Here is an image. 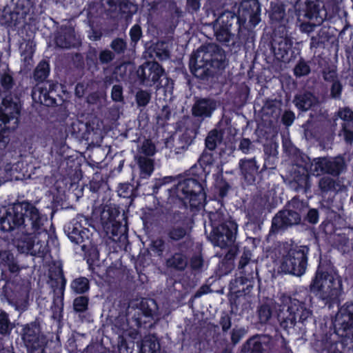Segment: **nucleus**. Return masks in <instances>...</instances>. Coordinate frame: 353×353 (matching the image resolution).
Wrapping results in <instances>:
<instances>
[{
    "mask_svg": "<svg viewBox=\"0 0 353 353\" xmlns=\"http://www.w3.org/2000/svg\"><path fill=\"white\" fill-rule=\"evenodd\" d=\"M47 220L46 216L40 214L32 204L28 202L15 203L0 210V229L3 231H10L23 225L40 232Z\"/></svg>",
    "mask_w": 353,
    "mask_h": 353,
    "instance_id": "obj_1",
    "label": "nucleus"
},
{
    "mask_svg": "<svg viewBox=\"0 0 353 353\" xmlns=\"http://www.w3.org/2000/svg\"><path fill=\"white\" fill-rule=\"evenodd\" d=\"M312 314V310L305 303L289 296H282L280 309L277 314L281 327L289 332L296 322L303 323Z\"/></svg>",
    "mask_w": 353,
    "mask_h": 353,
    "instance_id": "obj_2",
    "label": "nucleus"
},
{
    "mask_svg": "<svg viewBox=\"0 0 353 353\" xmlns=\"http://www.w3.org/2000/svg\"><path fill=\"white\" fill-rule=\"evenodd\" d=\"M341 286L338 277L318 270L310 288L318 299L330 307L338 302L342 292Z\"/></svg>",
    "mask_w": 353,
    "mask_h": 353,
    "instance_id": "obj_3",
    "label": "nucleus"
},
{
    "mask_svg": "<svg viewBox=\"0 0 353 353\" xmlns=\"http://www.w3.org/2000/svg\"><path fill=\"white\" fill-rule=\"evenodd\" d=\"M212 232L210 239L218 247L225 248L233 243L237 232V225L233 221H225L220 212H211L209 215Z\"/></svg>",
    "mask_w": 353,
    "mask_h": 353,
    "instance_id": "obj_4",
    "label": "nucleus"
},
{
    "mask_svg": "<svg viewBox=\"0 0 353 353\" xmlns=\"http://www.w3.org/2000/svg\"><path fill=\"white\" fill-rule=\"evenodd\" d=\"M307 252L306 247H291L283 256L281 265L282 270L298 276L303 275L307 267Z\"/></svg>",
    "mask_w": 353,
    "mask_h": 353,
    "instance_id": "obj_5",
    "label": "nucleus"
},
{
    "mask_svg": "<svg viewBox=\"0 0 353 353\" xmlns=\"http://www.w3.org/2000/svg\"><path fill=\"white\" fill-rule=\"evenodd\" d=\"M175 191L177 197L188 199L192 207L202 205L205 199L203 185L194 179H186L180 181Z\"/></svg>",
    "mask_w": 353,
    "mask_h": 353,
    "instance_id": "obj_6",
    "label": "nucleus"
},
{
    "mask_svg": "<svg viewBox=\"0 0 353 353\" xmlns=\"http://www.w3.org/2000/svg\"><path fill=\"white\" fill-rule=\"evenodd\" d=\"M344 167V161L341 157L314 159L309 166V172L314 176L326 173L333 176L339 175Z\"/></svg>",
    "mask_w": 353,
    "mask_h": 353,
    "instance_id": "obj_7",
    "label": "nucleus"
},
{
    "mask_svg": "<svg viewBox=\"0 0 353 353\" xmlns=\"http://www.w3.org/2000/svg\"><path fill=\"white\" fill-rule=\"evenodd\" d=\"M22 339L26 346L32 353H43L46 345L45 336L41 334L36 323L26 325L23 329Z\"/></svg>",
    "mask_w": 353,
    "mask_h": 353,
    "instance_id": "obj_8",
    "label": "nucleus"
},
{
    "mask_svg": "<svg viewBox=\"0 0 353 353\" xmlns=\"http://www.w3.org/2000/svg\"><path fill=\"white\" fill-rule=\"evenodd\" d=\"M304 16L310 19V22L303 23L300 25L302 32L310 33L314 31L316 26H320L325 19V12L321 10L314 2L305 3Z\"/></svg>",
    "mask_w": 353,
    "mask_h": 353,
    "instance_id": "obj_9",
    "label": "nucleus"
},
{
    "mask_svg": "<svg viewBox=\"0 0 353 353\" xmlns=\"http://www.w3.org/2000/svg\"><path fill=\"white\" fill-rule=\"evenodd\" d=\"M20 103L17 99L11 97L4 98L0 105V132L6 129V125L11 119H17L20 112Z\"/></svg>",
    "mask_w": 353,
    "mask_h": 353,
    "instance_id": "obj_10",
    "label": "nucleus"
},
{
    "mask_svg": "<svg viewBox=\"0 0 353 353\" xmlns=\"http://www.w3.org/2000/svg\"><path fill=\"white\" fill-rule=\"evenodd\" d=\"M163 72V70L157 62H148L137 70L139 78L147 86H152L157 83Z\"/></svg>",
    "mask_w": 353,
    "mask_h": 353,
    "instance_id": "obj_11",
    "label": "nucleus"
},
{
    "mask_svg": "<svg viewBox=\"0 0 353 353\" xmlns=\"http://www.w3.org/2000/svg\"><path fill=\"white\" fill-rule=\"evenodd\" d=\"M334 323L339 330L348 331L353 329V303H346L339 309Z\"/></svg>",
    "mask_w": 353,
    "mask_h": 353,
    "instance_id": "obj_12",
    "label": "nucleus"
},
{
    "mask_svg": "<svg viewBox=\"0 0 353 353\" xmlns=\"http://www.w3.org/2000/svg\"><path fill=\"white\" fill-rule=\"evenodd\" d=\"M260 6L255 0L243 1L239 9V20L245 21L249 18L250 23L252 26H256L260 21Z\"/></svg>",
    "mask_w": 353,
    "mask_h": 353,
    "instance_id": "obj_13",
    "label": "nucleus"
},
{
    "mask_svg": "<svg viewBox=\"0 0 353 353\" xmlns=\"http://www.w3.org/2000/svg\"><path fill=\"white\" fill-rule=\"evenodd\" d=\"M301 217L294 211L285 210L279 212L272 220V228L275 230L284 229L299 223Z\"/></svg>",
    "mask_w": 353,
    "mask_h": 353,
    "instance_id": "obj_14",
    "label": "nucleus"
},
{
    "mask_svg": "<svg viewBox=\"0 0 353 353\" xmlns=\"http://www.w3.org/2000/svg\"><path fill=\"white\" fill-rule=\"evenodd\" d=\"M216 108V102L211 99H199L194 103L192 111L194 117H210Z\"/></svg>",
    "mask_w": 353,
    "mask_h": 353,
    "instance_id": "obj_15",
    "label": "nucleus"
},
{
    "mask_svg": "<svg viewBox=\"0 0 353 353\" xmlns=\"http://www.w3.org/2000/svg\"><path fill=\"white\" fill-rule=\"evenodd\" d=\"M239 165L244 180L248 183H253L255 181L259 168L255 159H241L239 161Z\"/></svg>",
    "mask_w": 353,
    "mask_h": 353,
    "instance_id": "obj_16",
    "label": "nucleus"
},
{
    "mask_svg": "<svg viewBox=\"0 0 353 353\" xmlns=\"http://www.w3.org/2000/svg\"><path fill=\"white\" fill-rule=\"evenodd\" d=\"M23 242L19 244L18 248L22 252H27L33 256H43L48 252L46 241L34 239L32 242H27L26 245Z\"/></svg>",
    "mask_w": 353,
    "mask_h": 353,
    "instance_id": "obj_17",
    "label": "nucleus"
},
{
    "mask_svg": "<svg viewBox=\"0 0 353 353\" xmlns=\"http://www.w3.org/2000/svg\"><path fill=\"white\" fill-rule=\"evenodd\" d=\"M292 44V40L287 37L274 40L273 48L276 58L283 61H287L288 52L291 50Z\"/></svg>",
    "mask_w": 353,
    "mask_h": 353,
    "instance_id": "obj_18",
    "label": "nucleus"
},
{
    "mask_svg": "<svg viewBox=\"0 0 353 353\" xmlns=\"http://www.w3.org/2000/svg\"><path fill=\"white\" fill-rule=\"evenodd\" d=\"M82 221H83L85 223H87V220L81 217L80 221H74L72 229L69 228V230H71L70 232V238L76 243H83L86 239H88L90 236L89 230L81 225V222Z\"/></svg>",
    "mask_w": 353,
    "mask_h": 353,
    "instance_id": "obj_19",
    "label": "nucleus"
},
{
    "mask_svg": "<svg viewBox=\"0 0 353 353\" xmlns=\"http://www.w3.org/2000/svg\"><path fill=\"white\" fill-rule=\"evenodd\" d=\"M57 45L62 48H70L79 43L74 31L72 28H65L56 37Z\"/></svg>",
    "mask_w": 353,
    "mask_h": 353,
    "instance_id": "obj_20",
    "label": "nucleus"
},
{
    "mask_svg": "<svg viewBox=\"0 0 353 353\" xmlns=\"http://www.w3.org/2000/svg\"><path fill=\"white\" fill-rule=\"evenodd\" d=\"M32 97L34 101L50 106L54 104V99L50 95L47 88L43 85H37L32 92Z\"/></svg>",
    "mask_w": 353,
    "mask_h": 353,
    "instance_id": "obj_21",
    "label": "nucleus"
},
{
    "mask_svg": "<svg viewBox=\"0 0 353 353\" xmlns=\"http://www.w3.org/2000/svg\"><path fill=\"white\" fill-rule=\"evenodd\" d=\"M294 102L295 105L303 111H307L318 104L317 99L310 92L296 96Z\"/></svg>",
    "mask_w": 353,
    "mask_h": 353,
    "instance_id": "obj_22",
    "label": "nucleus"
},
{
    "mask_svg": "<svg viewBox=\"0 0 353 353\" xmlns=\"http://www.w3.org/2000/svg\"><path fill=\"white\" fill-rule=\"evenodd\" d=\"M139 168L140 169V174L142 178L149 177L154 170L153 161L145 157H138L136 158Z\"/></svg>",
    "mask_w": 353,
    "mask_h": 353,
    "instance_id": "obj_23",
    "label": "nucleus"
},
{
    "mask_svg": "<svg viewBox=\"0 0 353 353\" xmlns=\"http://www.w3.org/2000/svg\"><path fill=\"white\" fill-rule=\"evenodd\" d=\"M0 264L8 268L11 272H17L19 270V265L14 260V256L9 251L0 252Z\"/></svg>",
    "mask_w": 353,
    "mask_h": 353,
    "instance_id": "obj_24",
    "label": "nucleus"
},
{
    "mask_svg": "<svg viewBox=\"0 0 353 353\" xmlns=\"http://www.w3.org/2000/svg\"><path fill=\"white\" fill-rule=\"evenodd\" d=\"M159 343L154 336H145L143 341L140 353H158Z\"/></svg>",
    "mask_w": 353,
    "mask_h": 353,
    "instance_id": "obj_25",
    "label": "nucleus"
},
{
    "mask_svg": "<svg viewBox=\"0 0 353 353\" xmlns=\"http://www.w3.org/2000/svg\"><path fill=\"white\" fill-rule=\"evenodd\" d=\"M70 288L74 293L83 294L89 290V281L85 277H79L72 281Z\"/></svg>",
    "mask_w": 353,
    "mask_h": 353,
    "instance_id": "obj_26",
    "label": "nucleus"
},
{
    "mask_svg": "<svg viewBox=\"0 0 353 353\" xmlns=\"http://www.w3.org/2000/svg\"><path fill=\"white\" fill-rule=\"evenodd\" d=\"M167 264L178 270H183L187 265V259L181 254H175L167 261Z\"/></svg>",
    "mask_w": 353,
    "mask_h": 353,
    "instance_id": "obj_27",
    "label": "nucleus"
},
{
    "mask_svg": "<svg viewBox=\"0 0 353 353\" xmlns=\"http://www.w3.org/2000/svg\"><path fill=\"white\" fill-rule=\"evenodd\" d=\"M49 74V65L46 61H41L36 68L34 77L37 81H43Z\"/></svg>",
    "mask_w": 353,
    "mask_h": 353,
    "instance_id": "obj_28",
    "label": "nucleus"
},
{
    "mask_svg": "<svg viewBox=\"0 0 353 353\" xmlns=\"http://www.w3.org/2000/svg\"><path fill=\"white\" fill-rule=\"evenodd\" d=\"M214 28L217 40L221 42H228L230 41L231 34L229 25H225V26H218L217 28L215 27L214 25Z\"/></svg>",
    "mask_w": 353,
    "mask_h": 353,
    "instance_id": "obj_29",
    "label": "nucleus"
},
{
    "mask_svg": "<svg viewBox=\"0 0 353 353\" xmlns=\"http://www.w3.org/2000/svg\"><path fill=\"white\" fill-rule=\"evenodd\" d=\"M221 141V136L219 132L216 130H212L209 132L206 139L205 145L210 150H213L216 148L217 144Z\"/></svg>",
    "mask_w": 353,
    "mask_h": 353,
    "instance_id": "obj_30",
    "label": "nucleus"
},
{
    "mask_svg": "<svg viewBox=\"0 0 353 353\" xmlns=\"http://www.w3.org/2000/svg\"><path fill=\"white\" fill-rule=\"evenodd\" d=\"M235 19V16L230 12H224L222 13L215 21V27L225 26L229 25L230 28L232 25L233 21Z\"/></svg>",
    "mask_w": 353,
    "mask_h": 353,
    "instance_id": "obj_31",
    "label": "nucleus"
},
{
    "mask_svg": "<svg viewBox=\"0 0 353 353\" xmlns=\"http://www.w3.org/2000/svg\"><path fill=\"white\" fill-rule=\"evenodd\" d=\"M195 64L198 67H203L205 63L211 61L210 55L203 49H199L194 54Z\"/></svg>",
    "mask_w": 353,
    "mask_h": 353,
    "instance_id": "obj_32",
    "label": "nucleus"
},
{
    "mask_svg": "<svg viewBox=\"0 0 353 353\" xmlns=\"http://www.w3.org/2000/svg\"><path fill=\"white\" fill-rule=\"evenodd\" d=\"M88 299L86 296H78L74 300L73 307L77 312H83L88 309Z\"/></svg>",
    "mask_w": 353,
    "mask_h": 353,
    "instance_id": "obj_33",
    "label": "nucleus"
},
{
    "mask_svg": "<svg viewBox=\"0 0 353 353\" xmlns=\"http://www.w3.org/2000/svg\"><path fill=\"white\" fill-rule=\"evenodd\" d=\"M259 317L262 323H266L272 316L271 305L263 304L259 309Z\"/></svg>",
    "mask_w": 353,
    "mask_h": 353,
    "instance_id": "obj_34",
    "label": "nucleus"
},
{
    "mask_svg": "<svg viewBox=\"0 0 353 353\" xmlns=\"http://www.w3.org/2000/svg\"><path fill=\"white\" fill-rule=\"evenodd\" d=\"M243 353H264L261 342L256 340H250L248 343V347Z\"/></svg>",
    "mask_w": 353,
    "mask_h": 353,
    "instance_id": "obj_35",
    "label": "nucleus"
},
{
    "mask_svg": "<svg viewBox=\"0 0 353 353\" xmlns=\"http://www.w3.org/2000/svg\"><path fill=\"white\" fill-rule=\"evenodd\" d=\"M319 186L321 191L328 192L334 188V181L330 176H323L320 179Z\"/></svg>",
    "mask_w": 353,
    "mask_h": 353,
    "instance_id": "obj_36",
    "label": "nucleus"
},
{
    "mask_svg": "<svg viewBox=\"0 0 353 353\" xmlns=\"http://www.w3.org/2000/svg\"><path fill=\"white\" fill-rule=\"evenodd\" d=\"M10 323L7 314L0 310V333H8L10 329Z\"/></svg>",
    "mask_w": 353,
    "mask_h": 353,
    "instance_id": "obj_37",
    "label": "nucleus"
},
{
    "mask_svg": "<svg viewBox=\"0 0 353 353\" xmlns=\"http://www.w3.org/2000/svg\"><path fill=\"white\" fill-rule=\"evenodd\" d=\"M150 100V94L146 91L140 90L136 94V101L139 106H145Z\"/></svg>",
    "mask_w": 353,
    "mask_h": 353,
    "instance_id": "obj_38",
    "label": "nucleus"
},
{
    "mask_svg": "<svg viewBox=\"0 0 353 353\" xmlns=\"http://www.w3.org/2000/svg\"><path fill=\"white\" fill-rule=\"evenodd\" d=\"M310 70V67L306 63L303 61H300L295 66L294 69V72L296 77H301L309 74Z\"/></svg>",
    "mask_w": 353,
    "mask_h": 353,
    "instance_id": "obj_39",
    "label": "nucleus"
},
{
    "mask_svg": "<svg viewBox=\"0 0 353 353\" xmlns=\"http://www.w3.org/2000/svg\"><path fill=\"white\" fill-rule=\"evenodd\" d=\"M246 330L243 327L234 328L231 333V340L234 344L238 343L245 336Z\"/></svg>",
    "mask_w": 353,
    "mask_h": 353,
    "instance_id": "obj_40",
    "label": "nucleus"
},
{
    "mask_svg": "<svg viewBox=\"0 0 353 353\" xmlns=\"http://www.w3.org/2000/svg\"><path fill=\"white\" fill-rule=\"evenodd\" d=\"M200 164L205 166V169L208 166H211L214 164V159L212 153L204 152L200 158Z\"/></svg>",
    "mask_w": 353,
    "mask_h": 353,
    "instance_id": "obj_41",
    "label": "nucleus"
},
{
    "mask_svg": "<svg viewBox=\"0 0 353 353\" xmlns=\"http://www.w3.org/2000/svg\"><path fill=\"white\" fill-rule=\"evenodd\" d=\"M141 152L147 156H152L155 153V146L151 141L146 140L142 144Z\"/></svg>",
    "mask_w": 353,
    "mask_h": 353,
    "instance_id": "obj_42",
    "label": "nucleus"
},
{
    "mask_svg": "<svg viewBox=\"0 0 353 353\" xmlns=\"http://www.w3.org/2000/svg\"><path fill=\"white\" fill-rule=\"evenodd\" d=\"M343 134L345 141L347 143L353 142V127L350 124H345L343 125Z\"/></svg>",
    "mask_w": 353,
    "mask_h": 353,
    "instance_id": "obj_43",
    "label": "nucleus"
},
{
    "mask_svg": "<svg viewBox=\"0 0 353 353\" xmlns=\"http://www.w3.org/2000/svg\"><path fill=\"white\" fill-rule=\"evenodd\" d=\"M101 126L102 123L97 117H94L91 121L86 123L88 130H92L95 133H97V131L101 130Z\"/></svg>",
    "mask_w": 353,
    "mask_h": 353,
    "instance_id": "obj_44",
    "label": "nucleus"
},
{
    "mask_svg": "<svg viewBox=\"0 0 353 353\" xmlns=\"http://www.w3.org/2000/svg\"><path fill=\"white\" fill-rule=\"evenodd\" d=\"M0 83L5 89H10L12 86V77L8 73L0 74Z\"/></svg>",
    "mask_w": 353,
    "mask_h": 353,
    "instance_id": "obj_45",
    "label": "nucleus"
},
{
    "mask_svg": "<svg viewBox=\"0 0 353 353\" xmlns=\"http://www.w3.org/2000/svg\"><path fill=\"white\" fill-rule=\"evenodd\" d=\"M122 88L120 85H115L112 89V98L115 101H121L123 100Z\"/></svg>",
    "mask_w": 353,
    "mask_h": 353,
    "instance_id": "obj_46",
    "label": "nucleus"
},
{
    "mask_svg": "<svg viewBox=\"0 0 353 353\" xmlns=\"http://www.w3.org/2000/svg\"><path fill=\"white\" fill-rule=\"evenodd\" d=\"M185 235V231L181 228H174L170 232V236L173 240H179Z\"/></svg>",
    "mask_w": 353,
    "mask_h": 353,
    "instance_id": "obj_47",
    "label": "nucleus"
},
{
    "mask_svg": "<svg viewBox=\"0 0 353 353\" xmlns=\"http://www.w3.org/2000/svg\"><path fill=\"white\" fill-rule=\"evenodd\" d=\"M342 90V85L338 81H334L331 88V94L334 98H339Z\"/></svg>",
    "mask_w": 353,
    "mask_h": 353,
    "instance_id": "obj_48",
    "label": "nucleus"
},
{
    "mask_svg": "<svg viewBox=\"0 0 353 353\" xmlns=\"http://www.w3.org/2000/svg\"><path fill=\"white\" fill-rule=\"evenodd\" d=\"M112 48L117 52H121L125 48V42L120 39L114 40L111 43Z\"/></svg>",
    "mask_w": 353,
    "mask_h": 353,
    "instance_id": "obj_49",
    "label": "nucleus"
},
{
    "mask_svg": "<svg viewBox=\"0 0 353 353\" xmlns=\"http://www.w3.org/2000/svg\"><path fill=\"white\" fill-rule=\"evenodd\" d=\"M130 34L132 41L134 42H137L139 40L141 35V28L137 25L134 26L130 31Z\"/></svg>",
    "mask_w": 353,
    "mask_h": 353,
    "instance_id": "obj_50",
    "label": "nucleus"
},
{
    "mask_svg": "<svg viewBox=\"0 0 353 353\" xmlns=\"http://www.w3.org/2000/svg\"><path fill=\"white\" fill-rule=\"evenodd\" d=\"M339 117L344 121L353 120V112L349 108H344L339 112Z\"/></svg>",
    "mask_w": 353,
    "mask_h": 353,
    "instance_id": "obj_51",
    "label": "nucleus"
},
{
    "mask_svg": "<svg viewBox=\"0 0 353 353\" xmlns=\"http://www.w3.org/2000/svg\"><path fill=\"white\" fill-rule=\"evenodd\" d=\"M151 248L153 251L160 254L164 248V243L161 239H156L152 242Z\"/></svg>",
    "mask_w": 353,
    "mask_h": 353,
    "instance_id": "obj_52",
    "label": "nucleus"
},
{
    "mask_svg": "<svg viewBox=\"0 0 353 353\" xmlns=\"http://www.w3.org/2000/svg\"><path fill=\"white\" fill-rule=\"evenodd\" d=\"M114 58V54L108 50L102 51L99 54V59L101 63H108Z\"/></svg>",
    "mask_w": 353,
    "mask_h": 353,
    "instance_id": "obj_53",
    "label": "nucleus"
},
{
    "mask_svg": "<svg viewBox=\"0 0 353 353\" xmlns=\"http://www.w3.org/2000/svg\"><path fill=\"white\" fill-rule=\"evenodd\" d=\"M294 114L292 112H285L283 116V122L287 125L290 126L292 124L294 120Z\"/></svg>",
    "mask_w": 353,
    "mask_h": 353,
    "instance_id": "obj_54",
    "label": "nucleus"
},
{
    "mask_svg": "<svg viewBox=\"0 0 353 353\" xmlns=\"http://www.w3.org/2000/svg\"><path fill=\"white\" fill-rule=\"evenodd\" d=\"M307 219L308 221L312 223H317L319 220V214L317 210L314 209L310 210L307 213Z\"/></svg>",
    "mask_w": 353,
    "mask_h": 353,
    "instance_id": "obj_55",
    "label": "nucleus"
},
{
    "mask_svg": "<svg viewBox=\"0 0 353 353\" xmlns=\"http://www.w3.org/2000/svg\"><path fill=\"white\" fill-rule=\"evenodd\" d=\"M250 141L248 139H243L240 142L239 148L243 153L247 154L250 150Z\"/></svg>",
    "mask_w": 353,
    "mask_h": 353,
    "instance_id": "obj_56",
    "label": "nucleus"
},
{
    "mask_svg": "<svg viewBox=\"0 0 353 353\" xmlns=\"http://www.w3.org/2000/svg\"><path fill=\"white\" fill-rule=\"evenodd\" d=\"M220 323L223 331L228 330L231 327V321L230 317L228 316H223L221 319Z\"/></svg>",
    "mask_w": 353,
    "mask_h": 353,
    "instance_id": "obj_57",
    "label": "nucleus"
},
{
    "mask_svg": "<svg viewBox=\"0 0 353 353\" xmlns=\"http://www.w3.org/2000/svg\"><path fill=\"white\" fill-rule=\"evenodd\" d=\"M202 265L203 260L200 256H196L192 259L191 266L192 267V268L199 269L202 266Z\"/></svg>",
    "mask_w": 353,
    "mask_h": 353,
    "instance_id": "obj_58",
    "label": "nucleus"
},
{
    "mask_svg": "<svg viewBox=\"0 0 353 353\" xmlns=\"http://www.w3.org/2000/svg\"><path fill=\"white\" fill-rule=\"evenodd\" d=\"M85 85L82 83H79L77 85L75 88V94L78 97H81L84 94L85 92Z\"/></svg>",
    "mask_w": 353,
    "mask_h": 353,
    "instance_id": "obj_59",
    "label": "nucleus"
},
{
    "mask_svg": "<svg viewBox=\"0 0 353 353\" xmlns=\"http://www.w3.org/2000/svg\"><path fill=\"white\" fill-rule=\"evenodd\" d=\"M97 98L98 97L96 94H92L88 97L87 101L89 103H95L97 100Z\"/></svg>",
    "mask_w": 353,
    "mask_h": 353,
    "instance_id": "obj_60",
    "label": "nucleus"
},
{
    "mask_svg": "<svg viewBox=\"0 0 353 353\" xmlns=\"http://www.w3.org/2000/svg\"><path fill=\"white\" fill-rule=\"evenodd\" d=\"M248 263V258L247 256H242L239 261V267L243 268Z\"/></svg>",
    "mask_w": 353,
    "mask_h": 353,
    "instance_id": "obj_61",
    "label": "nucleus"
},
{
    "mask_svg": "<svg viewBox=\"0 0 353 353\" xmlns=\"http://www.w3.org/2000/svg\"><path fill=\"white\" fill-rule=\"evenodd\" d=\"M335 77V72H329L328 73H325L324 74V79L325 80H330L332 78H334Z\"/></svg>",
    "mask_w": 353,
    "mask_h": 353,
    "instance_id": "obj_62",
    "label": "nucleus"
},
{
    "mask_svg": "<svg viewBox=\"0 0 353 353\" xmlns=\"http://www.w3.org/2000/svg\"><path fill=\"white\" fill-rule=\"evenodd\" d=\"M6 141L3 140L1 136H0V150L6 147Z\"/></svg>",
    "mask_w": 353,
    "mask_h": 353,
    "instance_id": "obj_63",
    "label": "nucleus"
},
{
    "mask_svg": "<svg viewBox=\"0 0 353 353\" xmlns=\"http://www.w3.org/2000/svg\"><path fill=\"white\" fill-rule=\"evenodd\" d=\"M0 353H11V352L8 350H2L0 351Z\"/></svg>",
    "mask_w": 353,
    "mask_h": 353,
    "instance_id": "obj_64",
    "label": "nucleus"
}]
</instances>
